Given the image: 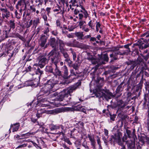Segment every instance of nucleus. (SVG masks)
Segmentation results:
<instances>
[{
	"label": "nucleus",
	"mask_w": 149,
	"mask_h": 149,
	"mask_svg": "<svg viewBox=\"0 0 149 149\" xmlns=\"http://www.w3.org/2000/svg\"><path fill=\"white\" fill-rule=\"evenodd\" d=\"M86 23V22L85 21H82V20H80L79 24V26L80 28H82V26L84 24Z\"/></svg>",
	"instance_id": "c9c22d12"
},
{
	"label": "nucleus",
	"mask_w": 149,
	"mask_h": 149,
	"mask_svg": "<svg viewBox=\"0 0 149 149\" xmlns=\"http://www.w3.org/2000/svg\"><path fill=\"white\" fill-rule=\"evenodd\" d=\"M49 32V29L48 27H47L45 29V30L44 32L45 34H47Z\"/></svg>",
	"instance_id": "052dcab7"
},
{
	"label": "nucleus",
	"mask_w": 149,
	"mask_h": 149,
	"mask_svg": "<svg viewBox=\"0 0 149 149\" xmlns=\"http://www.w3.org/2000/svg\"><path fill=\"white\" fill-rule=\"evenodd\" d=\"M63 50H62L61 51V53L63 54V55L64 57L65 58H67V57H69V55H68V53L66 52H64V51H63Z\"/></svg>",
	"instance_id": "f704fd0d"
},
{
	"label": "nucleus",
	"mask_w": 149,
	"mask_h": 149,
	"mask_svg": "<svg viewBox=\"0 0 149 149\" xmlns=\"http://www.w3.org/2000/svg\"><path fill=\"white\" fill-rule=\"evenodd\" d=\"M116 117V116L115 115H110V118L111 120H112L114 121V119Z\"/></svg>",
	"instance_id": "4d7b16f0"
},
{
	"label": "nucleus",
	"mask_w": 149,
	"mask_h": 149,
	"mask_svg": "<svg viewBox=\"0 0 149 149\" xmlns=\"http://www.w3.org/2000/svg\"><path fill=\"white\" fill-rule=\"evenodd\" d=\"M122 52H126V53H125V55H127L130 52V49H127L126 50L122 51Z\"/></svg>",
	"instance_id": "5fc2aeb1"
},
{
	"label": "nucleus",
	"mask_w": 149,
	"mask_h": 149,
	"mask_svg": "<svg viewBox=\"0 0 149 149\" xmlns=\"http://www.w3.org/2000/svg\"><path fill=\"white\" fill-rule=\"evenodd\" d=\"M75 27L72 25L69 26L68 29V30L70 31H72L75 29Z\"/></svg>",
	"instance_id": "4c0bfd02"
},
{
	"label": "nucleus",
	"mask_w": 149,
	"mask_h": 149,
	"mask_svg": "<svg viewBox=\"0 0 149 149\" xmlns=\"http://www.w3.org/2000/svg\"><path fill=\"white\" fill-rule=\"evenodd\" d=\"M79 19L80 20H82V19L84 17V15L81 13H79L78 14Z\"/></svg>",
	"instance_id": "09e8293b"
},
{
	"label": "nucleus",
	"mask_w": 149,
	"mask_h": 149,
	"mask_svg": "<svg viewBox=\"0 0 149 149\" xmlns=\"http://www.w3.org/2000/svg\"><path fill=\"white\" fill-rule=\"evenodd\" d=\"M56 25L57 27H59L60 29L62 28V26L61 25L60 22L58 20H57L56 21Z\"/></svg>",
	"instance_id": "473e14b6"
},
{
	"label": "nucleus",
	"mask_w": 149,
	"mask_h": 149,
	"mask_svg": "<svg viewBox=\"0 0 149 149\" xmlns=\"http://www.w3.org/2000/svg\"><path fill=\"white\" fill-rule=\"evenodd\" d=\"M82 29L86 32H88L90 30L89 28H85L84 27H83L82 28Z\"/></svg>",
	"instance_id": "864d4df0"
},
{
	"label": "nucleus",
	"mask_w": 149,
	"mask_h": 149,
	"mask_svg": "<svg viewBox=\"0 0 149 149\" xmlns=\"http://www.w3.org/2000/svg\"><path fill=\"white\" fill-rule=\"evenodd\" d=\"M48 43L52 48H54V49H55L58 45L56 39L54 38H50Z\"/></svg>",
	"instance_id": "9d476101"
},
{
	"label": "nucleus",
	"mask_w": 149,
	"mask_h": 149,
	"mask_svg": "<svg viewBox=\"0 0 149 149\" xmlns=\"http://www.w3.org/2000/svg\"><path fill=\"white\" fill-rule=\"evenodd\" d=\"M53 74L56 75L61 76V72L58 69L57 66L56 67L54 72Z\"/></svg>",
	"instance_id": "6ab92c4d"
},
{
	"label": "nucleus",
	"mask_w": 149,
	"mask_h": 149,
	"mask_svg": "<svg viewBox=\"0 0 149 149\" xmlns=\"http://www.w3.org/2000/svg\"><path fill=\"white\" fill-rule=\"evenodd\" d=\"M51 9V8L49 7H47L46 9V10L47 12V14L49 15V14L50 12V10Z\"/></svg>",
	"instance_id": "e2e57ef3"
},
{
	"label": "nucleus",
	"mask_w": 149,
	"mask_h": 149,
	"mask_svg": "<svg viewBox=\"0 0 149 149\" xmlns=\"http://www.w3.org/2000/svg\"><path fill=\"white\" fill-rule=\"evenodd\" d=\"M127 104V103L124 102L121 100L118 101L117 103V106L118 108L117 111H120L121 109H123Z\"/></svg>",
	"instance_id": "1a4fd4ad"
},
{
	"label": "nucleus",
	"mask_w": 149,
	"mask_h": 149,
	"mask_svg": "<svg viewBox=\"0 0 149 149\" xmlns=\"http://www.w3.org/2000/svg\"><path fill=\"white\" fill-rule=\"evenodd\" d=\"M43 18L45 23H46L47 21V17L46 15H43Z\"/></svg>",
	"instance_id": "603ef678"
},
{
	"label": "nucleus",
	"mask_w": 149,
	"mask_h": 149,
	"mask_svg": "<svg viewBox=\"0 0 149 149\" xmlns=\"http://www.w3.org/2000/svg\"><path fill=\"white\" fill-rule=\"evenodd\" d=\"M97 143L99 145V147H100V146H101V141H100V138L98 136H97Z\"/></svg>",
	"instance_id": "c03bdc74"
},
{
	"label": "nucleus",
	"mask_w": 149,
	"mask_h": 149,
	"mask_svg": "<svg viewBox=\"0 0 149 149\" xmlns=\"http://www.w3.org/2000/svg\"><path fill=\"white\" fill-rule=\"evenodd\" d=\"M127 139V137L126 134H124V136L123 137L122 140L123 141H125V140H126Z\"/></svg>",
	"instance_id": "bf43d9fd"
},
{
	"label": "nucleus",
	"mask_w": 149,
	"mask_h": 149,
	"mask_svg": "<svg viewBox=\"0 0 149 149\" xmlns=\"http://www.w3.org/2000/svg\"><path fill=\"white\" fill-rule=\"evenodd\" d=\"M88 137L91 141V145L94 148L95 147L96 142L95 141L94 136H92L90 134H88Z\"/></svg>",
	"instance_id": "4468645a"
},
{
	"label": "nucleus",
	"mask_w": 149,
	"mask_h": 149,
	"mask_svg": "<svg viewBox=\"0 0 149 149\" xmlns=\"http://www.w3.org/2000/svg\"><path fill=\"white\" fill-rule=\"evenodd\" d=\"M143 61V59L141 57H139L137 58L136 63L138 64H140Z\"/></svg>",
	"instance_id": "c756f323"
},
{
	"label": "nucleus",
	"mask_w": 149,
	"mask_h": 149,
	"mask_svg": "<svg viewBox=\"0 0 149 149\" xmlns=\"http://www.w3.org/2000/svg\"><path fill=\"white\" fill-rule=\"evenodd\" d=\"M81 84V81L79 80L76 84L69 87L68 89L63 91L60 93L58 95L60 100H63L64 98H67L70 94L75 91Z\"/></svg>",
	"instance_id": "f257e3e1"
},
{
	"label": "nucleus",
	"mask_w": 149,
	"mask_h": 149,
	"mask_svg": "<svg viewBox=\"0 0 149 149\" xmlns=\"http://www.w3.org/2000/svg\"><path fill=\"white\" fill-rule=\"evenodd\" d=\"M103 58L104 60L108 61V56L107 54H104L103 56Z\"/></svg>",
	"instance_id": "a19ab883"
},
{
	"label": "nucleus",
	"mask_w": 149,
	"mask_h": 149,
	"mask_svg": "<svg viewBox=\"0 0 149 149\" xmlns=\"http://www.w3.org/2000/svg\"><path fill=\"white\" fill-rule=\"evenodd\" d=\"M122 135L121 132H119L114 135L111 136L112 139H113L114 141H120L121 139V137Z\"/></svg>",
	"instance_id": "9b49d317"
},
{
	"label": "nucleus",
	"mask_w": 149,
	"mask_h": 149,
	"mask_svg": "<svg viewBox=\"0 0 149 149\" xmlns=\"http://www.w3.org/2000/svg\"><path fill=\"white\" fill-rule=\"evenodd\" d=\"M143 36H145V37L148 38L149 37V31H148L145 33H144Z\"/></svg>",
	"instance_id": "8fccbe9b"
},
{
	"label": "nucleus",
	"mask_w": 149,
	"mask_h": 149,
	"mask_svg": "<svg viewBox=\"0 0 149 149\" xmlns=\"http://www.w3.org/2000/svg\"><path fill=\"white\" fill-rule=\"evenodd\" d=\"M96 31L97 32L98 31L99 29H101V24L99 22H96Z\"/></svg>",
	"instance_id": "cd10ccee"
},
{
	"label": "nucleus",
	"mask_w": 149,
	"mask_h": 149,
	"mask_svg": "<svg viewBox=\"0 0 149 149\" xmlns=\"http://www.w3.org/2000/svg\"><path fill=\"white\" fill-rule=\"evenodd\" d=\"M88 25L91 29H94L95 24L93 23V22H92L91 20L88 22Z\"/></svg>",
	"instance_id": "a878e982"
},
{
	"label": "nucleus",
	"mask_w": 149,
	"mask_h": 149,
	"mask_svg": "<svg viewBox=\"0 0 149 149\" xmlns=\"http://www.w3.org/2000/svg\"><path fill=\"white\" fill-rule=\"evenodd\" d=\"M0 11L1 12L2 17L3 19H8L10 16V12L6 8L0 7Z\"/></svg>",
	"instance_id": "423d86ee"
},
{
	"label": "nucleus",
	"mask_w": 149,
	"mask_h": 149,
	"mask_svg": "<svg viewBox=\"0 0 149 149\" xmlns=\"http://www.w3.org/2000/svg\"><path fill=\"white\" fill-rule=\"evenodd\" d=\"M53 69L52 66H47L45 68V71L46 72L50 73H53Z\"/></svg>",
	"instance_id": "b1692460"
},
{
	"label": "nucleus",
	"mask_w": 149,
	"mask_h": 149,
	"mask_svg": "<svg viewBox=\"0 0 149 149\" xmlns=\"http://www.w3.org/2000/svg\"><path fill=\"white\" fill-rule=\"evenodd\" d=\"M63 70L64 71V76L65 78L68 79V78L70 77V76L68 77V71L67 67L66 65H64L62 68Z\"/></svg>",
	"instance_id": "2eb2a0df"
},
{
	"label": "nucleus",
	"mask_w": 149,
	"mask_h": 149,
	"mask_svg": "<svg viewBox=\"0 0 149 149\" xmlns=\"http://www.w3.org/2000/svg\"><path fill=\"white\" fill-rule=\"evenodd\" d=\"M58 43L60 46V50H63V49H62L63 47L65 46V44L64 43L63 41L59 40L58 41Z\"/></svg>",
	"instance_id": "4be33fe9"
},
{
	"label": "nucleus",
	"mask_w": 149,
	"mask_h": 149,
	"mask_svg": "<svg viewBox=\"0 0 149 149\" xmlns=\"http://www.w3.org/2000/svg\"><path fill=\"white\" fill-rule=\"evenodd\" d=\"M142 56L143 57V58L144 59V60L146 61H147L149 58V54H147L146 56H144L142 55Z\"/></svg>",
	"instance_id": "de8ad7c7"
},
{
	"label": "nucleus",
	"mask_w": 149,
	"mask_h": 149,
	"mask_svg": "<svg viewBox=\"0 0 149 149\" xmlns=\"http://www.w3.org/2000/svg\"><path fill=\"white\" fill-rule=\"evenodd\" d=\"M19 127V125L18 123L14 124L13 125H12L11 126V128H13V132L17 131Z\"/></svg>",
	"instance_id": "f3484780"
},
{
	"label": "nucleus",
	"mask_w": 149,
	"mask_h": 149,
	"mask_svg": "<svg viewBox=\"0 0 149 149\" xmlns=\"http://www.w3.org/2000/svg\"><path fill=\"white\" fill-rule=\"evenodd\" d=\"M65 141L66 142H67L68 144L70 145H71L72 144V143L70 141L69 139H66L65 140Z\"/></svg>",
	"instance_id": "680f3d73"
},
{
	"label": "nucleus",
	"mask_w": 149,
	"mask_h": 149,
	"mask_svg": "<svg viewBox=\"0 0 149 149\" xmlns=\"http://www.w3.org/2000/svg\"><path fill=\"white\" fill-rule=\"evenodd\" d=\"M72 67L75 70H77L78 68V65L77 64H74L73 65Z\"/></svg>",
	"instance_id": "0e129e2a"
},
{
	"label": "nucleus",
	"mask_w": 149,
	"mask_h": 149,
	"mask_svg": "<svg viewBox=\"0 0 149 149\" xmlns=\"http://www.w3.org/2000/svg\"><path fill=\"white\" fill-rule=\"evenodd\" d=\"M70 50L71 51V53L72 55L73 60L74 61H75L77 57L76 54L75 52L72 49H70Z\"/></svg>",
	"instance_id": "c85d7f7f"
},
{
	"label": "nucleus",
	"mask_w": 149,
	"mask_h": 149,
	"mask_svg": "<svg viewBox=\"0 0 149 149\" xmlns=\"http://www.w3.org/2000/svg\"><path fill=\"white\" fill-rule=\"evenodd\" d=\"M70 72L71 73L70 75L71 76H73V75H76V74L74 71V70L73 69H71L70 70Z\"/></svg>",
	"instance_id": "6e6d98bb"
},
{
	"label": "nucleus",
	"mask_w": 149,
	"mask_h": 149,
	"mask_svg": "<svg viewBox=\"0 0 149 149\" xmlns=\"http://www.w3.org/2000/svg\"><path fill=\"white\" fill-rule=\"evenodd\" d=\"M80 11L81 12L84 14L85 18H86L89 17V14L86 10H85L84 11H83L82 10H81Z\"/></svg>",
	"instance_id": "7c9ffc66"
},
{
	"label": "nucleus",
	"mask_w": 149,
	"mask_h": 149,
	"mask_svg": "<svg viewBox=\"0 0 149 149\" xmlns=\"http://www.w3.org/2000/svg\"><path fill=\"white\" fill-rule=\"evenodd\" d=\"M65 58V61L68 63V64L70 65L72 63V61L70 60L69 57H67V58Z\"/></svg>",
	"instance_id": "58836bf2"
},
{
	"label": "nucleus",
	"mask_w": 149,
	"mask_h": 149,
	"mask_svg": "<svg viewBox=\"0 0 149 149\" xmlns=\"http://www.w3.org/2000/svg\"><path fill=\"white\" fill-rule=\"evenodd\" d=\"M32 20H31L29 23H28L26 26V27L28 28L30 27L32 25Z\"/></svg>",
	"instance_id": "a18cd8bd"
},
{
	"label": "nucleus",
	"mask_w": 149,
	"mask_h": 149,
	"mask_svg": "<svg viewBox=\"0 0 149 149\" xmlns=\"http://www.w3.org/2000/svg\"><path fill=\"white\" fill-rule=\"evenodd\" d=\"M66 45H67L68 46H73V44L71 43V42H68L66 43Z\"/></svg>",
	"instance_id": "774afa93"
},
{
	"label": "nucleus",
	"mask_w": 149,
	"mask_h": 149,
	"mask_svg": "<svg viewBox=\"0 0 149 149\" xmlns=\"http://www.w3.org/2000/svg\"><path fill=\"white\" fill-rule=\"evenodd\" d=\"M116 142H118V143L119 145L122 146L123 148H125V147L123 146V143L122 142L121 139L120 141H118Z\"/></svg>",
	"instance_id": "79ce46f5"
},
{
	"label": "nucleus",
	"mask_w": 149,
	"mask_h": 149,
	"mask_svg": "<svg viewBox=\"0 0 149 149\" xmlns=\"http://www.w3.org/2000/svg\"><path fill=\"white\" fill-rule=\"evenodd\" d=\"M126 133L127 135L130 138L131 137V131L128 130H126Z\"/></svg>",
	"instance_id": "49530a36"
},
{
	"label": "nucleus",
	"mask_w": 149,
	"mask_h": 149,
	"mask_svg": "<svg viewBox=\"0 0 149 149\" xmlns=\"http://www.w3.org/2000/svg\"><path fill=\"white\" fill-rule=\"evenodd\" d=\"M104 91L99 90L97 91L95 94V95L97 97H103L104 93Z\"/></svg>",
	"instance_id": "dca6fc26"
},
{
	"label": "nucleus",
	"mask_w": 149,
	"mask_h": 149,
	"mask_svg": "<svg viewBox=\"0 0 149 149\" xmlns=\"http://www.w3.org/2000/svg\"><path fill=\"white\" fill-rule=\"evenodd\" d=\"M60 126L57 125H52L50 126V128L51 130H55L59 129Z\"/></svg>",
	"instance_id": "5701e85b"
},
{
	"label": "nucleus",
	"mask_w": 149,
	"mask_h": 149,
	"mask_svg": "<svg viewBox=\"0 0 149 149\" xmlns=\"http://www.w3.org/2000/svg\"><path fill=\"white\" fill-rule=\"evenodd\" d=\"M71 3L73 6H77V1L76 0H71Z\"/></svg>",
	"instance_id": "e433bc0d"
},
{
	"label": "nucleus",
	"mask_w": 149,
	"mask_h": 149,
	"mask_svg": "<svg viewBox=\"0 0 149 149\" xmlns=\"http://www.w3.org/2000/svg\"><path fill=\"white\" fill-rule=\"evenodd\" d=\"M35 74H32V75L34 76L35 78L34 79L36 80L33 81H26V83L28 84V86H38L39 84L40 79V76L38 75V74H40V76L43 74V71L41 70L39 68H38Z\"/></svg>",
	"instance_id": "f03ea898"
},
{
	"label": "nucleus",
	"mask_w": 149,
	"mask_h": 149,
	"mask_svg": "<svg viewBox=\"0 0 149 149\" xmlns=\"http://www.w3.org/2000/svg\"><path fill=\"white\" fill-rule=\"evenodd\" d=\"M142 48L146 49L149 47V43H146V44H142Z\"/></svg>",
	"instance_id": "ea45409f"
},
{
	"label": "nucleus",
	"mask_w": 149,
	"mask_h": 149,
	"mask_svg": "<svg viewBox=\"0 0 149 149\" xmlns=\"http://www.w3.org/2000/svg\"><path fill=\"white\" fill-rule=\"evenodd\" d=\"M52 33L55 36H56L57 35L58 33L56 30H55L52 31Z\"/></svg>",
	"instance_id": "3c124183"
},
{
	"label": "nucleus",
	"mask_w": 149,
	"mask_h": 149,
	"mask_svg": "<svg viewBox=\"0 0 149 149\" xmlns=\"http://www.w3.org/2000/svg\"><path fill=\"white\" fill-rule=\"evenodd\" d=\"M58 8L55 9L53 10V11L54 12H56L59 11L61 9V8L58 5Z\"/></svg>",
	"instance_id": "13d9d810"
},
{
	"label": "nucleus",
	"mask_w": 149,
	"mask_h": 149,
	"mask_svg": "<svg viewBox=\"0 0 149 149\" xmlns=\"http://www.w3.org/2000/svg\"><path fill=\"white\" fill-rule=\"evenodd\" d=\"M48 38V37L45 35L42 34L41 36L39 42V45L41 47L44 49L47 47V45L46 44V43Z\"/></svg>",
	"instance_id": "39448f33"
},
{
	"label": "nucleus",
	"mask_w": 149,
	"mask_h": 149,
	"mask_svg": "<svg viewBox=\"0 0 149 149\" xmlns=\"http://www.w3.org/2000/svg\"><path fill=\"white\" fill-rule=\"evenodd\" d=\"M30 10L32 11V12H35L36 11V8L34 5L31 6H30Z\"/></svg>",
	"instance_id": "37998d69"
},
{
	"label": "nucleus",
	"mask_w": 149,
	"mask_h": 149,
	"mask_svg": "<svg viewBox=\"0 0 149 149\" xmlns=\"http://www.w3.org/2000/svg\"><path fill=\"white\" fill-rule=\"evenodd\" d=\"M35 134L34 132H28L26 134H23L21 135V136L22 137H24L26 138H29V137L31 135H33Z\"/></svg>",
	"instance_id": "aec40b11"
},
{
	"label": "nucleus",
	"mask_w": 149,
	"mask_h": 149,
	"mask_svg": "<svg viewBox=\"0 0 149 149\" xmlns=\"http://www.w3.org/2000/svg\"><path fill=\"white\" fill-rule=\"evenodd\" d=\"M43 113L52 114L53 113V111H48L44 109H41L37 111L36 116L39 118L41 116L42 114Z\"/></svg>",
	"instance_id": "6e6552de"
},
{
	"label": "nucleus",
	"mask_w": 149,
	"mask_h": 149,
	"mask_svg": "<svg viewBox=\"0 0 149 149\" xmlns=\"http://www.w3.org/2000/svg\"><path fill=\"white\" fill-rule=\"evenodd\" d=\"M49 59H47L44 56L41 57L39 59L38 65L41 68H43L48 62Z\"/></svg>",
	"instance_id": "0eeeda50"
},
{
	"label": "nucleus",
	"mask_w": 149,
	"mask_h": 149,
	"mask_svg": "<svg viewBox=\"0 0 149 149\" xmlns=\"http://www.w3.org/2000/svg\"><path fill=\"white\" fill-rule=\"evenodd\" d=\"M141 139L143 143L146 142L149 144V138L146 136H142L141 138Z\"/></svg>",
	"instance_id": "412c9836"
},
{
	"label": "nucleus",
	"mask_w": 149,
	"mask_h": 149,
	"mask_svg": "<svg viewBox=\"0 0 149 149\" xmlns=\"http://www.w3.org/2000/svg\"><path fill=\"white\" fill-rule=\"evenodd\" d=\"M126 143L128 147L130 149H134L135 148V142L134 141H127Z\"/></svg>",
	"instance_id": "f8f14e48"
},
{
	"label": "nucleus",
	"mask_w": 149,
	"mask_h": 149,
	"mask_svg": "<svg viewBox=\"0 0 149 149\" xmlns=\"http://www.w3.org/2000/svg\"><path fill=\"white\" fill-rule=\"evenodd\" d=\"M75 34L77 37L81 38L84 36L83 32H75Z\"/></svg>",
	"instance_id": "bb28decb"
},
{
	"label": "nucleus",
	"mask_w": 149,
	"mask_h": 149,
	"mask_svg": "<svg viewBox=\"0 0 149 149\" xmlns=\"http://www.w3.org/2000/svg\"><path fill=\"white\" fill-rule=\"evenodd\" d=\"M48 55L49 58L51 57V59L52 62L56 67L57 64L61 60L59 53L55 49H53L48 54Z\"/></svg>",
	"instance_id": "7ed1b4c3"
},
{
	"label": "nucleus",
	"mask_w": 149,
	"mask_h": 149,
	"mask_svg": "<svg viewBox=\"0 0 149 149\" xmlns=\"http://www.w3.org/2000/svg\"><path fill=\"white\" fill-rule=\"evenodd\" d=\"M56 84L53 79H51L48 80L45 86V91L46 93H50L51 91L54 92V91L53 89L54 86Z\"/></svg>",
	"instance_id": "20e7f679"
},
{
	"label": "nucleus",
	"mask_w": 149,
	"mask_h": 149,
	"mask_svg": "<svg viewBox=\"0 0 149 149\" xmlns=\"http://www.w3.org/2000/svg\"><path fill=\"white\" fill-rule=\"evenodd\" d=\"M40 23V19L39 18H36L33 21V26L35 28Z\"/></svg>",
	"instance_id": "a211bd4d"
},
{
	"label": "nucleus",
	"mask_w": 149,
	"mask_h": 149,
	"mask_svg": "<svg viewBox=\"0 0 149 149\" xmlns=\"http://www.w3.org/2000/svg\"><path fill=\"white\" fill-rule=\"evenodd\" d=\"M104 91V93L103 97L107 100H108V99H111L112 96V93L110 92L108 90H106Z\"/></svg>",
	"instance_id": "ddd939ff"
},
{
	"label": "nucleus",
	"mask_w": 149,
	"mask_h": 149,
	"mask_svg": "<svg viewBox=\"0 0 149 149\" xmlns=\"http://www.w3.org/2000/svg\"><path fill=\"white\" fill-rule=\"evenodd\" d=\"M77 109L79 111H83L84 113H85L86 112L85 109L83 107L81 106H79L77 108Z\"/></svg>",
	"instance_id": "2f4dec72"
},
{
	"label": "nucleus",
	"mask_w": 149,
	"mask_h": 149,
	"mask_svg": "<svg viewBox=\"0 0 149 149\" xmlns=\"http://www.w3.org/2000/svg\"><path fill=\"white\" fill-rule=\"evenodd\" d=\"M104 133L106 136H108V131L106 129H104Z\"/></svg>",
	"instance_id": "338daca9"
},
{
	"label": "nucleus",
	"mask_w": 149,
	"mask_h": 149,
	"mask_svg": "<svg viewBox=\"0 0 149 149\" xmlns=\"http://www.w3.org/2000/svg\"><path fill=\"white\" fill-rule=\"evenodd\" d=\"M27 71H31L36 70V69L34 68H32L30 66H29L26 69Z\"/></svg>",
	"instance_id": "72a5a7b5"
},
{
	"label": "nucleus",
	"mask_w": 149,
	"mask_h": 149,
	"mask_svg": "<svg viewBox=\"0 0 149 149\" xmlns=\"http://www.w3.org/2000/svg\"><path fill=\"white\" fill-rule=\"evenodd\" d=\"M9 24L10 29H14L15 27V24L14 21L10 20L9 21Z\"/></svg>",
	"instance_id": "393cba45"
},
{
	"label": "nucleus",
	"mask_w": 149,
	"mask_h": 149,
	"mask_svg": "<svg viewBox=\"0 0 149 149\" xmlns=\"http://www.w3.org/2000/svg\"><path fill=\"white\" fill-rule=\"evenodd\" d=\"M126 53L125 52H123L122 51L121 52H119L117 53V54L120 55H125V54Z\"/></svg>",
	"instance_id": "69168bd1"
}]
</instances>
